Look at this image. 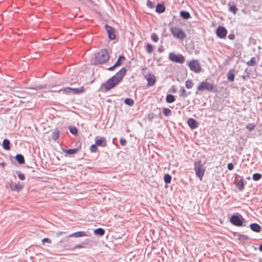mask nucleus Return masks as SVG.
I'll return each instance as SVG.
<instances>
[{
	"instance_id": "f257e3e1",
	"label": "nucleus",
	"mask_w": 262,
	"mask_h": 262,
	"mask_svg": "<svg viewBox=\"0 0 262 262\" xmlns=\"http://www.w3.org/2000/svg\"><path fill=\"white\" fill-rule=\"evenodd\" d=\"M126 72L127 70L125 68H121L115 75L108 79L105 82L102 83L100 89L102 91L105 92L113 89L122 81Z\"/></svg>"
},
{
	"instance_id": "f03ea898",
	"label": "nucleus",
	"mask_w": 262,
	"mask_h": 262,
	"mask_svg": "<svg viewBox=\"0 0 262 262\" xmlns=\"http://www.w3.org/2000/svg\"><path fill=\"white\" fill-rule=\"evenodd\" d=\"M110 58L108 51L106 49H103L95 54L94 60V64H100L106 62Z\"/></svg>"
},
{
	"instance_id": "7ed1b4c3",
	"label": "nucleus",
	"mask_w": 262,
	"mask_h": 262,
	"mask_svg": "<svg viewBox=\"0 0 262 262\" xmlns=\"http://www.w3.org/2000/svg\"><path fill=\"white\" fill-rule=\"evenodd\" d=\"M199 91H204L205 90L213 93H216L218 91L217 88L212 83L207 82L206 80L202 81L197 88Z\"/></svg>"
},
{
	"instance_id": "20e7f679",
	"label": "nucleus",
	"mask_w": 262,
	"mask_h": 262,
	"mask_svg": "<svg viewBox=\"0 0 262 262\" xmlns=\"http://www.w3.org/2000/svg\"><path fill=\"white\" fill-rule=\"evenodd\" d=\"M194 169L196 177H198L200 180H202L204 175L205 169L201 160L195 161L194 163Z\"/></svg>"
},
{
	"instance_id": "39448f33",
	"label": "nucleus",
	"mask_w": 262,
	"mask_h": 262,
	"mask_svg": "<svg viewBox=\"0 0 262 262\" xmlns=\"http://www.w3.org/2000/svg\"><path fill=\"white\" fill-rule=\"evenodd\" d=\"M244 221L245 219L239 213H237L230 216V223L235 226L241 227L243 226Z\"/></svg>"
},
{
	"instance_id": "423d86ee",
	"label": "nucleus",
	"mask_w": 262,
	"mask_h": 262,
	"mask_svg": "<svg viewBox=\"0 0 262 262\" xmlns=\"http://www.w3.org/2000/svg\"><path fill=\"white\" fill-rule=\"evenodd\" d=\"M190 70L195 73H200L203 71L200 63L198 60L193 59L188 63Z\"/></svg>"
},
{
	"instance_id": "0eeeda50",
	"label": "nucleus",
	"mask_w": 262,
	"mask_h": 262,
	"mask_svg": "<svg viewBox=\"0 0 262 262\" xmlns=\"http://www.w3.org/2000/svg\"><path fill=\"white\" fill-rule=\"evenodd\" d=\"M170 32L172 35L176 38L183 39L186 37V34L184 31L179 27L171 28Z\"/></svg>"
},
{
	"instance_id": "6e6552de",
	"label": "nucleus",
	"mask_w": 262,
	"mask_h": 262,
	"mask_svg": "<svg viewBox=\"0 0 262 262\" xmlns=\"http://www.w3.org/2000/svg\"><path fill=\"white\" fill-rule=\"evenodd\" d=\"M168 58L171 61L179 63H183L185 61V57L182 54H175L173 53L169 54Z\"/></svg>"
},
{
	"instance_id": "1a4fd4ad",
	"label": "nucleus",
	"mask_w": 262,
	"mask_h": 262,
	"mask_svg": "<svg viewBox=\"0 0 262 262\" xmlns=\"http://www.w3.org/2000/svg\"><path fill=\"white\" fill-rule=\"evenodd\" d=\"M105 29L108 35V37L110 40H114L116 38V34H115V29L106 24L105 25Z\"/></svg>"
},
{
	"instance_id": "9d476101",
	"label": "nucleus",
	"mask_w": 262,
	"mask_h": 262,
	"mask_svg": "<svg viewBox=\"0 0 262 262\" xmlns=\"http://www.w3.org/2000/svg\"><path fill=\"white\" fill-rule=\"evenodd\" d=\"M144 78L147 81V86H151L155 84L156 79L154 74L149 73L148 75H145Z\"/></svg>"
},
{
	"instance_id": "9b49d317",
	"label": "nucleus",
	"mask_w": 262,
	"mask_h": 262,
	"mask_svg": "<svg viewBox=\"0 0 262 262\" xmlns=\"http://www.w3.org/2000/svg\"><path fill=\"white\" fill-rule=\"evenodd\" d=\"M95 140V144L98 146L104 147L107 145V141L104 137L96 136Z\"/></svg>"
},
{
	"instance_id": "f8f14e48",
	"label": "nucleus",
	"mask_w": 262,
	"mask_h": 262,
	"mask_svg": "<svg viewBox=\"0 0 262 262\" xmlns=\"http://www.w3.org/2000/svg\"><path fill=\"white\" fill-rule=\"evenodd\" d=\"M227 33L226 29L223 27L219 26L216 30V34L220 38H224Z\"/></svg>"
},
{
	"instance_id": "ddd939ff",
	"label": "nucleus",
	"mask_w": 262,
	"mask_h": 262,
	"mask_svg": "<svg viewBox=\"0 0 262 262\" xmlns=\"http://www.w3.org/2000/svg\"><path fill=\"white\" fill-rule=\"evenodd\" d=\"M6 188H10L12 191H18L22 189L23 186L19 184H13V182H10L7 184L6 185Z\"/></svg>"
},
{
	"instance_id": "4468645a",
	"label": "nucleus",
	"mask_w": 262,
	"mask_h": 262,
	"mask_svg": "<svg viewBox=\"0 0 262 262\" xmlns=\"http://www.w3.org/2000/svg\"><path fill=\"white\" fill-rule=\"evenodd\" d=\"M187 123L189 127L191 129L196 128L199 126L198 122L193 118H189L187 120Z\"/></svg>"
},
{
	"instance_id": "2eb2a0df",
	"label": "nucleus",
	"mask_w": 262,
	"mask_h": 262,
	"mask_svg": "<svg viewBox=\"0 0 262 262\" xmlns=\"http://www.w3.org/2000/svg\"><path fill=\"white\" fill-rule=\"evenodd\" d=\"M87 234L84 231H78L74 233H73L70 234L68 236L70 237H75L78 238L83 236H86Z\"/></svg>"
},
{
	"instance_id": "dca6fc26",
	"label": "nucleus",
	"mask_w": 262,
	"mask_h": 262,
	"mask_svg": "<svg viewBox=\"0 0 262 262\" xmlns=\"http://www.w3.org/2000/svg\"><path fill=\"white\" fill-rule=\"evenodd\" d=\"M165 6L161 3H158L156 7V11L158 13H162L165 11Z\"/></svg>"
},
{
	"instance_id": "f3484780",
	"label": "nucleus",
	"mask_w": 262,
	"mask_h": 262,
	"mask_svg": "<svg viewBox=\"0 0 262 262\" xmlns=\"http://www.w3.org/2000/svg\"><path fill=\"white\" fill-rule=\"evenodd\" d=\"M10 144L9 140L8 139H5L2 143L3 148L6 150H9L11 149Z\"/></svg>"
},
{
	"instance_id": "a211bd4d",
	"label": "nucleus",
	"mask_w": 262,
	"mask_h": 262,
	"mask_svg": "<svg viewBox=\"0 0 262 262\" xmlns=\"http://www.w3.org/2000/svg\"><path fill=\"white\" fill-rule=\"evenodd\" d=\"M46 87H47L46 84H39V85H32V86H29L28 88V89L37 91V90L44 89L46 88Z\"/></svg>"
},
{
	"instance_id": "6ab92c4d",
	"label": "nucleus",
	"mask_w": 262,
	"mask_h": 262,
	"mask_svg": "<svg viewBox=\"0 0 262 262\" xmlns=\"http://www.w3.org/2000/svg\"><path fill=\"white\" fill-rule=\"evenodd\" d=\"M190 93V92H186L183 86L180 88L179 91V96L183 98H186L188 95H189Z\"/></svg>"
},
{
	"instance_id": "aec40b11",
	"label": "nucleus",
	"mask_w": 262,
	"mask_h": 262,
	"mask_svg": "<svg viewBox=\"0 0 262 262\" xmlns=\"http://www.w3.org/2000/svg\"><path fill=\"white\" fill-rule=\"evenodd\" d=\"M180 15L184 19H188L191 17L189 12L186 11H181Z\"/></svg>"
},
{
	"instance_id": "412c9836",
	"label": "nucleus",
	"mask_w": 262,
	"mask_h": 262,
	"mask_svg": "<svg viewBox=\"0 0 262 262\" xmlns=\"http://www.w3.org/2000/svg\"><path fill=\"white\" fill-rule=\"evenodd\" d=\"M250 228L252 231L256 232H259L261 230V227L256 223L251 224L250 225Z\"/></svg>"
},
{
	"instance_id": "4be33fe9",
	"label": "nucleus",
	"mask_w": 262,
	"mask_h": 262,
	"mask_svg": "<svg viewBox=\"0 0 262 262\" xmlns=\"http://www.w3.org/2000/svg\"><path fill=\"white\" fill-rule=\"evenodd\" d=\"M78 151V148H73V149H62V151L68 155H73L76 154Z\"/></svg>"
},
{
	"instance_id": "5701e85b",
	"label": "nucleus",
	"mask_w": 262,
	"mask_h": 262,
	"mask_svg": "<svg viewBox=\"0 0 262 262\" xmlns=\"http://www.w3.org/2000/svg\"><path fill=\"white\" fill-rule=\"evenodd\" d=\"M15 158L19 164H23L25 163V159L23 155L19 154H17Z\"/></svg>"
},
{
	"instance_id": "b1692460",
	"label": "nucleus",
	"mask_w": 262,
	"mask_h": 262,
	"mask_svg": "<svg viewBox=\"0 0 262 262\" xmlns=\"http://www.w3.org/2000/svg\"><path fill=\"white\" fill-rule=\"evenodd\" d=\"M94 233L95 235L98 236H103L105 233V230L101 228H98L94 230Z\"/></svg>"
},
{
	"instance_id": "393cba45",
	"label": "nucleus",
	"mask_w": 262,
	"mask_h": 262,
	"mask_svg": "<svg viewBox=\"0 0 262 262\" xmlns=\"http://www.w3.org/2000/svg\"><path fill=\"white\" fill-rule=\"evenodd\" d=\"M72 93L79 94L84 92V88L81 86L79 88H71Z\"/></svg>"
},
{
	"instance_id": "a878e982",
	"label": "nucleus",
	"mask_w": 262,
	"mask_h": 262,
	"mask_svg": "<svg viewBox=\"0 0 262 262\" xmlns=\"http://www.w3.org/2000/svg\"><path fill=\"white\" fill-rule=\"evenodd\" d=\"M175 97L172 94H167L166 97V101L167 103H170L174 102Z\"/></svg>"
},
{
	"instance_id": "bb28decb",
	"label": "nucleus",
	"mask_w": 262,
	"mask_h": 262,
	"mask_svg": "<svg viewBox=\"0 0 262 262\" xmlns=\"http://www.w3.org/2000/svg\"><path fill=\"white\" fill-rule=\"evenodd\" d=\"M124 102L125 104L129 106H132L134 104L135 101L132 98H127L125 99Z\"/></svg>"
},
{
	"instance_id": "cd10ccee",
	"label": "nucleus",
	"mask_w": 262,
	"mask_h": 262,
	"mask_svg": "<svg viewBox=\"0 0 262 262\" xmlns=\"http://www.w3.org/2000/svg\"><path fill=\"white\" fill-rule=\"evenodd\" d=\"M236 187L238 189L239 191H242L244 188V185L243 181L240 179L236 184Z\"/></svg>"
},
{
	"instance_id": "c85d7f7f",
	"label": "nucleus",
	"mask_w": 262,
	"mask_h": 262,
	"mask_svg": "<svg viewBox=\"0 0 262 262\" xmlns=\"http://www.w3.org/2000/svg\"><path fill=\"white\" fill-rule=\"evenodd\" d=\"M59 132L56 129L52 133L51 137L52 140L56 141L59 137Z\"/></svg>"
},
{
	"instance_id": "c756f323",
	"label": "nucleus",
	"mask_w": 262,
	"mask_h": 262,
	"mask_svg": "<svg viewBox=\"0 0 262 262\" xmlns=\"http://www.w3.org/2000/svg\"><path fill=\"white\" fill-rule=\"evenodd\" d=\"M87 245V244L85 243H81L80 244H77L73 247L72 248V250H75L76 249H80V248H86Z\"/></svg>"
},
{
	"instance_id": "7c9ffc66",
	"label": "nucleus",
	"mask_w": 262,
	"mask_h": 262,
	"mask_svg": "<svg viewBox=\"0 0 262 262\" xmlns=\"http://www.w3.org/2000/svg\"><path fill=\"white\" fill-rule=\"evenodd\" d=\"M164 180L166 184L170 183L171 181V176L168 173L165 174L164 176Z\"/></svg>"
},
{
	"instance_id": "2f4dec72",
	"label": "nucleus",
	"mask_w": 262,
	"mask_h": 262,
	"mask_svg": "<svg viewBox=\"0 0 262 262\" xmlns=\"http://www.w3.org/2000/svg\"><path fill=\"white\" fill-rule=\"evenodd\" d=\"M193 86V82L192 80L188 79L185 82V86L187 89H191Z\"/></svg>"
},
{
	"instance_id": "473e14b6",
	"label": "nucleus",
	"mask_w": 262,
	"mask_h": 262,
	"mask_svg": "<svg viewBox=\"0 0 262 262\" xmlns=\"http://www.w3.org/2000/svg\"><path fill=\"white\" fill-rule=\"evenodd\" d=\"M162 112L163 114L166 117H168L171 114V110L169 108L166 107H164L162 109Z\"/></svg>"
},
{
	"instance_id": "72a5a7b5",
	"label": "nucleus",
	"mask_w": 262,
	"mask_h": 262,
	"mask_svg": "<svg viewBox=\"0 0 262 262\" xmlns=\"http://www.w3.org/2000/svg\"><path fill=\"white\" fill-rule=\"evenodd\" d=\"M247 64L249 66H254L256 64V58L253 57L251 59L247 62Z\"/></svg>"
},
{
	"instance_id": "f704fd0d",
	"label": "nucleus",
	"mask_w": 262,
	"mask_h": 262,
	"mask_svg": "<svg viewBox=\"0 0 262 262\" xmlns=\"http://www.w3.org/2000/svg\"><path fill=\"white\" fill-rule=\"evenodd\" d=\"M69 130L70 133L74 135L77 134V129L74 126H69Z\"/></svg>"
},
{
	"instance_id": "c9c22d12",
	"label": "nucleus",
	"mask_w": 262,
	"mask_h": 262,
	"mask_svg": "<svg viewBox=\"0 0 262 262\" xmlns=\"http://www.w3.org/2000/svg\"><path fill=\"white\" fill-rule=\"evenodd\" d=\"M146 50L148 53H151L153 51L154 47L151 45L147 43L146 47Z\"/></svg>"
},
{
	"instance_id": "e433bc0d",
	"label": "nucleus",
	"mask_w": 262,
	"mask_h": 262,
	"mask_svg": "<svg viewBox=\"0 0 262 262\" xmlns=\"http://www.w3.org/2000/svg\"><path fill=\"white\" fill-rule=\"evenodd\" d=\"M63 91L66 94H70L72 93L71 88L69 87L63 89H60L59 91Z\"/></svg>"
},
{
	"instance_id": "4c0bfd02",
	"label": "nucleus",
	"mask_w": 262,
	"mask_h": 262,
	"mask_svg": "<svg viewBox=\"0 0 262 262\" xmlns=\"http://www.w3.org/2000/svg\"><path fill=\"white\" fill-rule=\"evenodd\" d=\"M98 146L96 145L95 143L94 144H92L90 146V151L92 152H96L98 150V149L97 148Z\"/></svg>"
},
{
	"instance_id": "58836bf2",
	"label": "nucleus",
	"mask_w": 262,
	"mask_h": 262,
	"mask_svg": "<svg viewBox=\"0 0 262 262\" xmlns=\"http://www.w3.org/2000/svg\"><path fill=\"white\" fill-rule=\"evenodd\" d=\"M151 39L154 42H157L159 40V37L156 33H152L151 35Z\"/></svg>"
},
{
	"instance_id": "ea45409f",
	"label": "nucleus",
	"mask_w": 262,
	"mask_h": 262,
	"mask_svg": "<svg viewBox=\"0 0 262 262\" xmlns=\"http://www.w3.org/2000/svg\"><path fill=\"white\" fill-rule=\"evenodd\" d=\"M15 173L17 174L18 178L20 180H24L25 179V175L23 173H22L20 171L17 170L16 171Z\"/></svg>"
},
{
	"instance_id": "a19ab883",
	"label": "nucleus",
	"mask_w": 262,
	"mask_h": 262,
	"mask_svg": "<svg viewBox=\"0 0 262 262\" xmlns=\"http://www.w3.org/2000/svg\"><path fill=\"white\" fill-rule=\"evenodd\" d=\"M255 127V125L254 124H253V123H249V124H248L246 126V128L248 129L249 131H252L253 130Z\"/></svg>"
},
{
	"instance_id": "79ce46f5",
	"label": "nucleus",
	"mask_w": 262,
	"mask_h": 262,
	"mask_svg": "<svg viewBox=\"0 0 262 262\" xmlns=\"http://www.w3.org/2000/svg\"><path fill=\"white\" fill-rule=\"evenodd\" d=\"M261 178V175L260 173H256L253 175V179L254 181H258Z\"/></svg>"
},
{
	"instance_id": "37998d69",
	"label": "nucleus",
	"mask_w": 262,
	"mask_h": 262,
	"mask_svg": "<svg viewBox=\"0 0 262 262\" xmlns=\"http://www.w3.org/2000/svg\"><path fill=\"white\" fill-rule=\"evenodd\" d=\"M238 239L241 241H245L248 238V237L247 235H243V234H238Z\"/></svg>"
},
{
	"instance_id": "c03bdc74",
	"label": "nucleus",
	"mask_w": 262,
	"mask_h": 262,
	"mask_svg": "<svg viewBox=\"0 0 262 262\" xmlns=\"http://www.w3.org/2000/svg\"><path fill=\"white\" fill-rule=\"evenodd\" d=\"M146 5H147V6L150 8V9H152V8H154V3L150 0H147V3H146Z\"/></svg>"
},
{
	"instance_id": "a18cd8bd",
	"label": "nucleus",
	"mask_w": 262,
	"mask_h": 262,
	"mask_svg": "<svg viewBox=\"0 0 262 262\" xmlns=\"http://www.w3.org/2000/svg\"><path fill=\"white\" fill-rule=\"evenodd\" d=\"M41 242L43 244H44L45 243L51 244L52 243V241L50 238L45 237L41 240Z\"/></svg>"
},
{
	"instance_id": "49530a36",
	"label": "nucleus",
	"mask_w": 262,
	"mask_h": 262,
	"mask_svg": "<svg viewBox=\"0 0 262 262\" xmlns=\"http://www.w3.org/2000/svg\"><path fill=\"white\" fill-rule=\"evenodd\" d=\"M154 114L152 113H149L147 116V119L148 120V121H149L150 122H151L152 121V119H154Z\"/></svg>"
},
{
	"instance_id": "de8ad7c7",
	"label": "nucleus",
	"mask_w": 262,
	"mask_h": 262,
	"mask_svg": "<svg viewBox=\"0 0 262 262\" xmlns=\"http://www.w3.org/2000/svg\"><path fill=\"white\" fill-rule=\"evenodd\" d=\"M120 144L122 146H125L126 144V140L124 138H121L120 139Z\"/></svg>"
},
{
	"instance_id": "09e8293b",
	"label": "nucleus",
	"mask_w": 262,
	"mask_h": 262,
	"mask_svg": "<svg viewBox=\"0 0 262 262\" xmlns=\"http://www.w3.org/2000/svg\"><path fill=\"white\" fill-rule=\"evenodd\" d=\"M237 10V9L235 6H230V11L233 13L234 14L236 13Z\"/></svg>"
},
{
	"instance_id": "8fccbe9b",
	"label": "nucleus",
	"mask_w": 262,
	"mask_h": 262,
	"mask_svg": "<svg viewBox=\"0 0 262 262\" xmlns=\"http://www.w3.org/2000/svg\"><path fill=\"white\" fill-rule=\"evenodd\" d=\"M121 64V61L120 60L117 59V61L114 64L115 67H117Z\"/></svg>"
},
{
	"instance_id": "3c124183",
	"label": "nucleus",
	"mask_w": 262,
	"mask_h": 262,
	"mask_svg": "<svg viewBox=\"0 0 262 262\" xmlns=\"http://www.w3.org/2000/svg\"><path fill=\"white\" fill-rule=\"evenodd\" d=\"M118 59L121 61L122 60H125V57L123 55H120L119 56Z\"/></svg>"
},
{
	"instance_id": "603ef678",
	"label": "nucleus",
	"mask_w": 262,
	"mask_h": 262,
	"mask_svg": "<svg viewBox=\"0 0 262 262\" xmlns=\"http://www.w3.org/2000/svg\"><path fill=\"white\" fill-rule=\"evenodd\" d=\"M234 46L236 49H239L241 47V44L240 43H236Z\"/></svg>"
},
{
	"instance_id": "864d4df0",
	"label": "nucleus",
	"mask_w": 262,
	"mask_h": 262,
	"mask_svg": "<svg viewBox=\"0 0 262 262\" xmlns=\"http://www.w3.org/2000/svg\"><path fill=\"white\" fill-rule=\"evenodd\" d=\"M116 67H115V65L114 64L113 66L110 67V68H107V70L108 71H113Z\"/></svg>"
},
{
	"instance_id": "5fc2aeb1",
	"label": "nucleus",
	"mask_w": 262,
	"mask_h": 262,
	"mask_svg": "<svg viewBox=\"0 0 262 262\" xmlns=\"http://www.w3.org/2000/svg\"><path fill=\"white\" fill-rule=\"evenodd\" d=\"M234 76L233 73L230 72V81L234 80Z\"/></svg>"
},
{
	"instance_id": "6e6d98bb",
	"label": "nucleus",
	"mask_w": 262,
	"mask_h": 262,
	"mask_svg": "<svg viewBox=\"0 0 262 262\" xmlns=\"http://www.w3.org/2000/svg\"><path fill=\"white\" fill-rule=\"evenodd\" d=\"M235 38V36L233 34H230V40L234 39Z\"/></svg>"
},
{
	"instance_id": "4d7b16f0",
	"label": "nucleus",
	"mask_w": 262,
	"mask_h": 262,
	"mask_svg": "<svg viewBox=\"0 0 262 262\" xmlns=\"http://www.w3.org/2000/svg\"><path fill=\"white\" fill-rule=\"evenodd\" d=\"M171 89H172V92H173V93H176V92L174 86H172L171 87Z\"/></svg>"
},
{
	"instance_id": "13d9d810",
	"label": "nucleus",
	"mask_w": 262,
	"mask_h": 262,
	"mask_svg": "<svg viewBox=\"0 0 262 262\" xmlns=\"http://www.w3.org/2000/svg\"><path fill=\"white\" fill-rule=\"evenodd\" d=\"M226 76H227V79L229 80V77H230L229 71L227 73Z\"/></svg>"
},
{
	"instance_id": "bf43d9fd",
	"label": "nucleus",
	"mask_w": 262,
	"mask_h": 262,
	"mask_svg": "<svg viewBox=\"0 0 262 262\" xmlns=\"http://www.w3.org/2000/svg\"><path fill=\"white\" fill-rule=\"evenodd\" d=\"M158 51L159 52L161 53V52H162L163 51V49L162 48H159Z\"/></svg>"
},
{
	"instance_id": "052dcab7",
	"label": "nucleus",
	"mask_w": 262,
	"mask_h": 262,
	"mask_svg": "<svg viewBox=\"0 0 262 262\" xmlns=\"http://www.w3.org/2000/svg\"><path fill=\"white\" fill-rule=\"evenodd\" d=\"M234 168L233 165L232 163H230V170H232Z\"/></svg>"
},
{
	"instance_id": "680f3d73",
	"label": "nucleus",
	"mask_w": 262,
	"mask_h": 262,
	"mask_svg": "<svg viewBox=\"0 0 262 262\" xmlns=\"http://www.w3.org/2000/svg\"><path fill=\"white\" fill-rule=\"evenodd\" d=\"M1 165L4 167L6 165V163L5 162H2L1 164Z\"/></svg>"
},
{
	"instance_id": "e2e57ef3",
	"label": "nucleus",
	"mask_w": 262,
	"mask_h": 262,
	"mask_svg": "<svg viewBox=\"0 0 262 262\" xmlns=\"http://www.w3.org/2000/svg\"><path fill=\"white\" fill-rule=\"evenodd\" d=\"M259 250L260 251H262V244L260 245L259 247Z\"/></svg>"
},
{
	"instance_id": "0e129e2a",
	"label": "nucleus",
	"mask_w": 262,
	"mask_h": 262,
	"mask_svg": "<svg viewBox=\"0 0 262 262\" xmlns=\"http://www.w3.org/2000/svg\"><path fill=\"white\" fill-rule=\"evenodd\" d=\"M229 167H230L229 163H228L227 164V167L228 169H229Z\"/></svg>"
},
{
	"instance_id": "69168bd1",
	"label": "nucleus",
	"mask_w": 262,
	"mask_h": 262,
	"mask_svg": "<svg viewBox=\"0 0 262 262\" xmlns=\"http://www.w3.org/2000/svg\"><path fill=\"white\" fill-rule=\"evenodd\" d=\"M62 233H65V232H60L58 233L57 234L59 235V234H61Z\"/></svg>"
}]
</instances>
